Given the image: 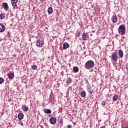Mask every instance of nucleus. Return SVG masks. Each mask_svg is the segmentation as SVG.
I'll return each mask as SVG.
<instances>
[{"label":"nucleus","mask_w":128,"mask_h":128,"mask_svg":"<svg viewBox=\"0 0 128 128\" xmlns=\"http://www.w3.org/2000/svg\"><path fill=\"white\" fill-rule=\"evenodd\" d=\"M50 122L51 124H56V119L54 117L50 118Z\"/></svg>","instance_id":"0eeeda50"},{"label":"nucleus","mask_w":128,"mask_h":128,"mask_svg":"<svg viewBox=\"0 0 128 128\" xmlns=\"http://www.w3.org/2000/svg\"><path fill=\"white\" fill-rule=\"evenodd\" d=\"M73 70L75 72H78V68L75 66L73 68Z\"/></svg>","instance_id":"b1692460"},{"label":"nucleus","mask_w":128,"mask_h":128,"mask_svg":"<svg viewBox=\"0 0 128 128\" xmlns=\"http://www.w3.org/2000/svg\"><path fill=\"white\" fill-rule=\"evenodd\" d=\"M24 116V114L20 113L18 115V118H19V120H23Z\"/></svg>","instance_id":"aec40b11"},{"label":"nucleus","mask_w":128,"mask_h":128,"mask_svg":"<svg viewBox=\"0 0 128 128\" xmlns=\"http://www.w3.org/2000/svg\"><path fill=\"white\" fill-rule=\"evenodd\" d=\"M122 128H128V127H122Z\"/></svg>","instance_id":"2f4dec72"},{"label":"nucleus","mask_w":128,"mask_h":128,"mask_svg":"<svg viewBox=\"0 0 128 128\" xmlns=\"http://www.w3.org/2000/svg\"><path fill=\"white\" fill-rule=\"evenodd\" d=\"M48 14H52V7H49L48 10Z\"/></svg>","instance_id":"4be33fe9"},{"label":"nucleus","mask_w":128,"mask_h":128,"mask_svg":"<svg viewBox=\"0 0 128 128\" xmlns=\"http://www.w3.org/2000/svg\"><path fill=\"white\" fill-rule=\"evenodd\" d=\"M7 36L8 38H10V31L8 32Z\"/></svg>","instance_id":"c85d7f7f"},{"label":"nucleus","mask_w":128,"mask_h":128,"mask_svg":"<svg viewBox=\"0 0 128 128\" xmlns=\"http://www.w3.org/2000/svg\"><path fill=\"white\" fill-rule=\"evenodd\" d=\"M112 21L114 24H116V22H118V17L116 16V15L114 14L112 16Z\"/></svg>","instance_id":"423d86ee"},{"label":"nucleus","mask_w":128,"mask_h":128,"mask_svg":"<svg viewBox=\"0 0 128 128\" xmlns=\"http://www.w3.org/2000/svg\"><path fill=\"white\" fill-rule=\"evenodd\" d=\"M82 38L83 40H86L88 38V35L86 33L83 34L82 35Z\"/></svg>","instance_id":"1a4fd4ad"},{"label":"nucleus","mask_w":128,"mask_h":128,"mask_svg":"<svg viewBox=\"0 0 128 128\" xmlns=\"http://www.w3.org/2000/svg\"><path fill=\"white\" fill-rule=\"evenodd\" d=\"M37 68H38V67L36 66V65H33L32 66V70H36Z\"/></svg>","instance_id":"bb28decb"},{"label":"nucleus","mask_w":128,"mask_h":128,"mask_svg":"<svg viewBox=\"0 0 128 128\" xmlns=\"http://www.w3.org/2000/svg\"><path fill=\"white\" fill-rule=\"evenodd\" d=\"M118 100V96L115 94L113 96V100H114V102H116V100Z\"/></svg>","instance_id":"6ab92c4d"},{"label":"nucleus","mask_w":128,"mask_h":128,"mask_svg":"<svg viewBox=\"0 0 128 128\" xmlns=\"http://www.w3.org/2000/svg\"><path fill=\"white\" fill-rule=\"evenodd\" d=\"M67 128H72V125L68 124V125L67 126Z\"/></svg>","instance_id":"7c9ffc66"},{"label":"nucleus","mask_w":128,"mask_h":128,"mask_svg":"<svg viewBox=\"0 0 128 128\" xmlns=\"http://www.w3.org/2000/svg\"><path fill=\"white\" fill-rule=\"evenodd\" d=\"M60 124H62V121H60Z\"/></svg>","instance_id":"473e14b6"},{"label":"nucleus","mask_w":128,"mask_h":128,"mask_svg":"<svg viewBox=\"0 0 128 128\" xmlns=\"http://www.w3.org/2000/svg\"><path fill=\"white\" fill-rule=\"evenodd\" d=\"M44 112L45 114H52V110L50 109L44 108Z\"/></svg>","instance_id":"ddd939ff"},{"label":"nucleus","mask_w":128,"mask_h":128,"mask_svg":"<svg viewBox=\"0 0 128 128\" xmlns=\"http://www.w3.org/2000/svg\"><path fill=\"white\" fill-rule=\"evenodd\" d=\"M68 48H70V44H68V43L65 42L63 44V50H66Z\"/></svg>","instance_id":"9d476101"},{"label":"nucleus","mask_w":128,"mask_h":128,"mask_svg":"<svg viewBox=\"0 0 128 128\" xmlns=\"http://www.w3.org/2000/svg\"><path fill=\"white\" fill-rule=\"evenodd\" d=\"M18 2V0H11V3L12 2Z\"/></svg>","instance_id":"cd10ccee"},{"label":"nucleus","mask_w":128,"mask_h":128,"mask_svg":"<svg viewBox=\"0 0 128 128\" xmlns=\"http://www.w3.org/2000/svg\"><path fill=\"white\" fill-rule=\"evenodd\" d=\"M94 66V62L92 60H89L87 61L84 64V68L86 70H90Z\"/></svg>","instance_id":"f257e3e1"},{"label":"nucleus","mask_w":128,"mask_h":128,"mask_svg":"<svg viewBox=\"0 0 128 128\" xmlns=\"http://www.w3.org/2000/svg\"><path fill=\"white\" fill-rule=\"evenodd\" d=\"M2 8H4V10H6V12H8V10H10L8 4V3L6 2H3L2 4Z\"/></svg>","instance_id":"20e7f679"},{"label":"nucleus","mask_w":128,"mask_h":128,"mask_svg":"<svg viewBox=\"0 0 128 128\" xmlns=\"http://www.w3.org/2000/svg\"><path fill=\"white\" fill-rule=\"evenodd\" d=\"M118 33L122 36L126 34V30H118Z\"/></svg>","instance_id":"4468645a"},{"label":"nucleus","mask_w":128,"mask_h":128,"mask_svg":"<svg viewBox=\"0 0 128 128\" xmlns=\"http://www.w3.org/2000/svg\"><path fill=\"white\" fill-rule=\"evenodd\" d=\"M4 82V80L2 78L0 77V84H2Z\"/></svg>","instance_id":"a878e982"},{"label":"nucleus","mask_w":128,"mask_h":128,"mask_svg":"<svg viewBox=\"0 0 128 128\" xmlns=\"http://www.w3.org/2000/svg\"><path fill=\"white\" fill-rule=\"evenodd\" d=\"M118 54L120 58H122V56H124V52H122V50H119Z\"/></svg>","instance_id":"dca6fc26"},{"label":"nucleus","mask_w":128,"mask_h":128,"mask_svg":"<svg viewBox=\"0 0 128 128\" xmlns=\"http://www.w3.org/2000/svg\"><path fill=\"white\" fill-rule=\"evenodd\" d=\"M36 46L38 48H42L44 46V42L40 39L36 40Z\"/></svg>","instance_id":"f03ea898"},{"label":"nucleus","mask_w":128,"mask_h":128,"mask_svg":"<svg viewBox=\"0 0 128 128\" xmlns=\"http://www.w3.org/2000/svg\"><path fill=\"white\" fill-rule=\"evenodd\" d=\"M12 4L13 6V8L14 10V8H16V2H12Z\"/></svg>","instance_id":"393cba45"},{"label":"nucleus","mask_w":128,"mask_h":128,"mask_svg":"<svg viewBox=\"0 0 128 128\" xmlns=\"http://www.w3.org/2000/svg\"><path fill=\"white\" fill-rule=\"evenodd\" d=\"M19 124H20V126H24V123H22V121L20 122Z\"/></svg>","instance_id":"c756f323"},{"label":"nucleus","mask_w":128,"mask_h":128,"mask_svg":"<svg viewBox=\"0 0 128 128\" xmlns=\"http://www.w3.org/2000/svg\"><path fill=\"white\" fill-rule=\"evenodd\" d=\"M22 108L23 112H28V106H26V105L22 106Z\"/></svg>","instance_id":"9b49d317"},{"label":"nucleus","mask_w":128,"mask_h":128,"mask_svg":"<svg viewBox=\"0 0 128 128\" xmlns=\"http://www.w3.org/2000/svg\"><path fill=\"white\" fill-rule=\"evenodd\" d=\"M106 101L102 100L101 103V106H103V108H104V106H106Z\"/></svg>","instance_id":"5701e85b"},{"label":"nucleus","mask_w":128,"mask_h":128,"mask_svg":"<svg viewBox=\"0 0 128 128\" xmlns=\"http://www.w3.org/2000/svg\"><path fill=\"white\" fill-rule=\"evenodd\" d=\"M111 58L113 62H118V54L116 52L112 53Z\"/></svg>","instance_id":"39448f33"},{"label":"nucleus","mask_w":128,"mask_h":128,"mask_svg":"<svg viewBox=\"0 0 128 128\" xmlns=\"http://www.w3.org/2000/svg\"><path fill=\"white\" fill-rule=\"evenodd\" d=\"M126 30V26L122 24L119 26L118 28V30Z\"/></svg>","instance_id":"f8f14e48"},{"label":"nucleus","mask_w":128,"mask_h":128,"mask_svg":"<svg viewBox=\"0 0 128 128\" xmlns=\"http://www.w3.org/2000/svg\"><path fill=\"white\" fill-rule=\"evenodd\" d=\"M4 18H6L4 14L1 12V14H0V20H4Z\"/></svg>","instance_id":"f3484780"},{"label":"nucleus","mask_w":128,"mask_h":128,"mask_svg":"<svg viewBox=\"0 0 128 128\" xmlns=\"http://www.w3.org/2000/svg\"><path fill=\"white\" fill-rule=\"evenodd\" d=\"M72 78H67L66 84L68 85L70 84H72Z\"/></svg>","instance_id":"a211bd4d"},{"label":"nucleus","mask_w":128,"mask_h":128,"mask_svg":"<svg viewBox=\"0 0 128 128\" xmlns=\"http://www.w3.org/2000/svg\"><path fill=\"white\" fill-rule=\"evenodd\" d=\"M8 78L10 80H14V72H10L8 74Z\"/></svg>","instance_id":"7ed1b4c3"},{"label":"nucleus","mask_w":128,"mask_h":128,"mask_svg":"<svg viewBox=\"0 0 128 128\" xmlns=\"http://www.w3.org/2000/svg\"><path fill=\"white\" fill-rule=\"evenodd\" d=\"M87 90L89 94H92V87L90 86V85L87 86Z\"/></svg>","instance_id":"2eb2a0df"},{"label":"nucleus","mask_w":128,"mask_h":128,"mask_svg":"<svg viewBox=\"0 0 128 128\" xmlns=\"http://www.w3.org/2000/svg\"><path fill=\"white\" fill-rule=\"evenodd\" d=\"M86 92H84V91H82L80 92V96H81L82 98H84V96H86Z\"/></svg>","instance_id":"412c9836"},{"label":"nucleus","mask_w":128,"mask_h":128,"mask_svg":"<svg viewBox=\"0 0 128 128\" xmlns=\"http://www.w3.org/2000/svg\"><path fill=\"white\" fill-rule=\"evenodd\" d=\"M6 30V26L4 24H0V32H4Z\"/></svg>","instance_id":"6e6552de"}]
</instances>
